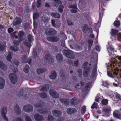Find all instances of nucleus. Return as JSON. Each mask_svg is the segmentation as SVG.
<instances>
[{
    "instance_id": "nucleus-48",
    "label": "nucleus",
    "mask_w": 121,
    "mask_h": 121,
    "mask_svg": "<svg viewBox=\"0 0 121 121\" xmlns=\"http://www.w3.org/2000/svg\"><path fill=\"white\" fill-rule=\"evenodd\" d=\"M69 8H72L78 9L77 4L75 3L73 5H69Z\"/></svg>"
},
{
    "instance_id": "nucleus-23",
    "label": "nucleus",
    "mask_w": 121,
    "mask_h": 121,
    "mask_svg": "<svg viewBox=\"0 0 121 121\" xmlns=\"http://www.w3.org/2000/svg\"><path fill=\"white\" fill-rule=\"evenodd\" d=\"M46 71V69L44 68H38L37 69V73L39 75L45 72Z\"/></svg>"
},
{
    "instance_id": "nucleus-10",
    "label": "nucleus",
    "mask_w": 121,
    "mask_h": 121,
    "mask_svg": "<svg viewBox=\"0 0 121 121\" xmlns=\"http://www.w3.org/2000/svg\"><path fill=\"white\" fill-rule=\"evenodd\" d=\"M45 104V102L43 100H40L39 103L36 104L34 105L35 107L36 108H43Z\"/></svg>"
},
{
    "instance_id": "nucleus-5",
    "label": "nucleus",
    "mask_w": 121,
    "mask_h": 121,
    "mask_svg": "<svg viewBox=\"0 0 121 121\" xmlns=\"http://www.w3.org/2000/svg\"><path fill=\"white\" fill-rule=\"evenodd\" d=\"M7 107L5 106L3 107L1 110V114L3 118L6 121H9L8 118L7 117L6 115L7 112Z\"/></svg>"
},
{
    "instance_id": "nucleus-62",
    "label": "nucleus",
    "mask_w": 121,
    "mask_h": 121,
    "mask_svg": "<svg viewBox=\"0 0 121 121\" xmlns=\"http://www.w3.org/2000/svg\"><path fill=\"white\" fill-rule=\"evenodd\" d=\"M25 121H32V120L29 117L27 116L26 117Z\"/></svg>"
},
{
    "instance_id": "nucleus-29",
    "label": "nucleus",
    "mask_w": 121,
    "mask_h": 121,
    "mask_svg": "<svg viewBox=\"0 0 121 121\" xmlns=\"http://www.w3.org/2000/svg\"><path fill=\"white\" fill-rule=\"evenodd\" d=\"M12 54L13 53L12 52H9L7 57L6 59L9 62H10L11 61V60L12 57Z\"/></svg>"
},
{
    "instance_id": "nucleus-47",
    "label": "nucleus",
    "mask_w": 121,
    "mask_h": 121,
    "mask_svg": "<svg viewBox=\"0 0 121 121\" xmlns=\"http://www.w3.org/2000/svg\"><path fill=\"white\" fill-rule=\"evenodd\" d=\"M63 52L64 55L68 57V50H64L63 51Z\"/></svg>"
},
{
    "instance_id": "nucleus-41",
    "label": "nucleus",
    "mask_w": 121,
    "mask_h": 121,
    "mask_svg": "<svg viewBox=\"0 0 121 121\" xmlns=\"http://www.w3.org/2000/svg\"><path fill=\"white\" fill-rule=\"evenodd\" d=\"M113 24L114 26L116 27H119L120 25V22L119 21H115L114 22Z\"/></svg>"
},
{
    "instance_id": "nucleus-15",
    "label": "nucleus",
    "mask_w": 121,
    "mask_h": 121,
    "mask_svg": "<svg viewBox=\"0 0 121 121\" xmlns=\"http://www.w3.org/2000/svg\"><path fill=\"white\" fill-rule=\"evenodd\" d=\"M25 34V32L24 31H19L18 34V35L19 36L18 39L20 41H22L23 40V38Z\"/></svg>"
},
{
    "instance_id": "nucleus-17",
    "label": "nucleus",
    "mask_w": 121,
    "mask_h": 121,
    "mask_svg": "<svg viewBox=\"0 0 121 121\" xmlns=\"http://www.w3.org/2000/svg\"><path fill=\"white\" fill-rule=\"evenodd\" d=\"M5 81L3 78L0 77V89L3 88L4 86Z\"/></svg>"
},
{
    "instance_id": "nucleus-49",
    "label": "nucleus",
    "mask_w": 121,
    "mask_h": 121,
    "mask_svg": "<svg viewBox=\"0 0 121 121\" xmlns=\"http://www.w3.org/2000/svg\"><path fill=\"white\" fill-rule=\"evenodd\" d=\"M97 103L95 102H94L91 106V108L92 109H93L94 108H97Z\"/></svg>"
},
{
    "instance_id": "nucleus-13",
    "label": "nucleus",
    "mask_w": 121,
    "mask_h": 121,
    "mask_svg": "<svg viewBox=\"0 0 121 121\" xmlns=\"http://www.w3.org/2000/svg\"><path fill=\"white\" fill-rule=\"evenodd\" d=\"M52 113L54 116L56 117H59L61 115V111L56 110H53Z\"/></svg>"
},
{
    "instance_id": "nucleus-30",
    "label": "nucleus",
    "mask_w": 121,
    "mask_h": 121,
    "mask_svg": "<svg viewBox=\"0 0 121 121\" xmlns=\"http://www.w3.org/2000/svg\"><path fill=\"white\" fill-rule=\"evenodd\" d=\"M64 8V6L63 5L60 4L58 8V12L60 13H62L63 11V9Z\"/></svg>"
},
{
    "instance_id": "nucleus-28",
    "label": "nucleus",
    "mask_w": 121,
    "mask_h": 121,
    "mask_svg": "<svg viewBox=\"0 0 121 121\" xmlns=\"http://www.w3.org/2000/svg\"><path fill=\"white\" fill-rule=\"evenodd\" d=\"M10 49L11 51L16 52L18 51L19 49L17 46L12 45L10 47Z\"/></svg>"
},
{
    "instance_id": "nucleus-55",
    "label": "nucleus",
    "mask_w": 121,
    "mask_h": 121,
    "mask_svg": "<svg viewBox=\"0 0 121 121\" xmlns=\"http://www.w3.org/2000/svg\"><path fill=\"white\" fill-rule=\"evenodd\" d=\"M103 9H102V10H101V11H100V10H99V17L101 18H102L103 15Z\"/></svg>"
},
{
    "instance_id": "nucleus-51",
    "label": "nucleus",
    "mask_w": 121,
    "mask_h": 121,
    "mask_svg": "<svg viewBox=\"0 0 121 121\" xmlns=\"http://www.w3.org/2000/svg\"><path fill=\"white\" fill-rule=\"evenodd\" d=\"M20 42L16 40H14L13 42V43L14 45L17 46L19 45Z\"/></svg>"
},
{
    "instance_id": "nucleus-21",
    "label": "nucleus",
    "mask_w": 121,
    "mask_h": 121,
    "mask_svg": "<svg viewBox=\"0 0 121 121\" xmlns=\"http://www.w3.org/2000/svg\"><path fill=\"white\" fill-rule=\"evenodd\" d=\"M56 76V73L54 70H52L51 72V74L49 76V78L52 79H55Z\"/></svg>"
},
{
    "instance_id": "nucleus-50",
    "label": "nucleus",
    "mask_w": 121,
    "mask_h": 121,
    "mask_svg": "<svg viewBox=\"0 0 121 121\" xmlns=\"http://www.w3.org/2000/svg\"><path fill=\"white\" fill-rule=\"evenodd\" d=\"M115 95V96L117 99L120 100H121V96L119 94L117 93H116Z\"/></svg>"
},
{
    "instance_id": "nucleus-59",
    "label": "nucleus",
    "mask_w": 121,
    "mask_h": 121,
    "mask_svg": "<svg viewBox=\"0 0 121 121\" xmlns=\"http://www.w3.org/2000/svg\"><path fill=\"white\" fill-rule=\"evenodd\" d=\"M37 55V53L36 51L35 50H34L33 51V55L35 58L36 57Z\"/></svg>"
},
{
    "instance_id": "nucleus-32",
    "label": "nucleus",
    "mask_w": 121,
    "mask_h": 121,
    "mask_svg": "<svg viewBox=\"0 0 121 121\" xmlns=\"http://www.w3.org/2000/svg\"><path fill=\"white\" fill-rule=\"evenodd\" d=\"M78 77L80 78H82V70L81 69H78L76 70Z\"/></svg>"
},
{
    "instance_id": "nucleus-33",
    "label": "nucleus",
    "mask_w": 121,
    "mask_h": 121,
    "mask_svg": "<svg viewBox=\"0 0 121 121\" xmlns=\"http://www.w3.org/2000/svg\"><path fill=\"white\" fill-rule=\"evenodd\" d=\"M60 101L61 103L65 105H67L68 104V99H60Z\"/></svg>"
},
{
    "instance_id": "nucleus-16",
    "label": "nucleus",
    "mask_w": 121,
    "mask_h": 121,
    "mask_svg": "<svg viewBox=\"0 0 121 121\" xmlns=\"http://www.w3.org/2000/svg\"><path fill=\"white\" fill-rule=\"evenodd\" d=\"M56 58L57 61L60 63L63 62V59L62 55L60 54H58L56 56Z\"/></svg>"
},
{
    "instance_id": "nucleus-31",
    "label": "nucleus",
    "mask_w": 121,
    "mask_h": 121,
    "mask_svg": "<svg viewBox=\"0 0 121 121\" xmlns=\"http://www.w3.org/2000/svg\"><path fill=\"white\" fill-rule=\"evenodd\" d=\"M88 25L86 24H84L82 26L81 28L83 32L85 33V30H87L88 28Z\"/></svg>"
},
{
    "instance_id": "nucleus-45",
    "label": "nucleus",
    "mask_w": 121,
    "mask_h": 121,
    "mask_svg": "<svg viewBox=\"0 0 121 121\" xmlns=\"http://www.w3.org/2000/svg\"><path fill=\"white\" fill-rule=\"evenodd\" d=\"M108 100L104 99L102 101L101 103L104 105H106L108 104Z\"/></svg>"
},
{
    "instance_id": "nucleus-22",
    "label": "nucleus",
    "mask_w": 121,
    "mask_h": 121,
    "mask_svg": "<svg viewBox=\"0 0 121 121\" xmlns=\"http://www.w3.org/2000/svg\"><path fill=\"white\" fill-rule=\"evenodd\" d=\"M21 23L20 18L18 17H17L15 18L13 24L15 25H16L20 24Z\"/></svg>"
},
{
    "instance_id": "nucleus-27",
    "label": "nucleus",
    "mask_w": 121,
    "mask_h": 121,
    "mask_svg": "<svg viewBox=\"0 0 121 121\" xmlns=\"http://www.w3.org/2000/svg\"><path fill=\"white\" fill-rule=\"evenodd\" d=\"M77 111V110L75 108H69V114H71L74 113Z\"/></svg>"
},
{
    "instance_id": "nucleus-46",
    "label": "nucleus",
    "mask_w": 121,
    "mask_h": 121,
    "mask_svg": "<svg viewBox=\"0 0 121 121\" xmlns=\"http://www.w3.org/2000/svg\"><path fill=\"white\" fill-rule=\"evenodd\" d=\"M31 59L30 58H27L26 60L24 62L25 63H27L30 65L31 64Z\"/></svg>"
},
{
    "instance_id": "nucleus-1",
    "label": "nucleus",
    "mask_w": 121,
    "mask_h": 121,
    "mask_svg": "<svg viewBox=\"0 0 121 121\" xmlns=\"http://www.w3.org/2000/svg\"><path fill=\"white\" fill-rule=\"evenodd\" d=\"M111 66L112 68H114V71L117 70L118 68H119L120 67H121V62H117V61L114 62L112 65ZM107 73L108 76L111 77H113L114 76H117L118 74L117 73L116 71L112 72V73L111 72L109 71H107Z\"/></svg>"
},
{
    "instance_id": "nucleus-58",
    "label": "nucleus",
    "mask_w": 121,
    "mask_h": 121,
    "mask_svg": "<svg viewBox=\"0 0 121 121\" xmlns=\"http://www.w3.org/2000/svg\"><path fill=\"white\" fill-rule=\"evenodd\" d=\"M13 30V29L11 27L9 28L8 29V32L9 34L11 33Z\"/></svg>"
},
{
    "instance_id": "nucleus-14",
    "label": "nucleus",
    "mask_w": 121,
    "mask_h": 121,
    "mask_svg": "<svg viewBox=\"0 0 121 121\" xmlns=\"http://www.w3.org/2000/svg\"><path fill=\"white\" fill-rule=\"evenodd\" d=\"M14 110L18 116L20 115L21 112V111L19 105L17 104L14 107Z\"/></svg>"
},
{
    "instance_id": "nucleus-39",
    "label": "nucleus",
    "mask_w": 121,
    "mask_h": 121,
    "mask_svg": "<svg viewBox=\"0 0 121 121\" xmlns=\"http://www.w3.org/2000/svg\"><path fill=\"white\" fill-rule=\"evenodd\" d=\"M86 106L84 105L82 106L81 109V113L83 115L85 113L86 111Z\"/></svg>"
},
{
    "instance_id": "nucleus-44",
    "label": "nucleus",
    "mask_w": 121,
    "mask_h": 121,
    "mask_svg": "<svg viewBox=\"0 0 121 121\" xmlns=\"http://www.w3.org/2000/svg\"><path fill=\"white\" fill-rule=\"evenodd\" d=\"M93 42V40L92 39H90L87 41V43L88 44V46L90 48H91V47L92 46Z\"/></svg>"
},
{
    "instance_id": "nucleus-6",
    "label": "nucleus",
    "mask_w": 121,
    "mask_h": 121,
    "mask_svg": "<svg viewBox=\"0 0 121 121\" xmlns=\"http://www.w3.org/2000/svg\"><path fill=\"white\" fill-rule=\"evenodd\" d=\"M45 59L48 61V63L51 64L54 61L53 57L50 53H48L45 55Z\"/></svg>"
},
{
    "instance_id": "nucleus-19",
    "label": "nucleus",
    "mask_w": 121,
    "mask_h": 121,
    "mask_svg": "<svg viewBox=\"0 0 121 121\" xmlns=\"http://www.w3.org/2000/svg\"><path fill=\"white\" fill-rule=\"evenodd\" d=\"M49 85L48 84H46L42 87L40 89V90L43 92H46L47 90L49 89Z\"/></svg>"
},
{
    "instance_id": "nucleus-24",
    "label": "nucleus",
    "mask_w": 121,
    "mask_h": 121,
    "mask_svg": "<svg viewBox=\"0 0 121 121\" xmlns=\"http://www.w3.org/2000/svg\"><path fill=\"white\" fill-rule=\"evenodd\" d=\"M51 15L53 17L58 19L60 18V14L58 13H52L51 14Z\"/></svg>"
},
{
    "instance_id": "nucleus-20",
    "label": "nucleus",
    "mask_w": 121,
    "mask_h": 121,
    "mask_svg": "<svg viewBox=\"0 0 121 121\" xmlns=\"http://www.w3.org/2000/svg\"><path fill=\"white\" fill-rule=\"evenodd\" d=\"M96 71L97 67L96 66H94L92 69V73L91 75V78H93L95 77Z\"/></svg>"
},
{
    "instance_id": "nucleus-2",
    "label": "nucleus",
    "mask_w": 121,
    "mask_h": 121,
    "mask_svg": "<svg viewBox=\"0 0 121 121\" xmlns=\"http://www.w3.org/2000/svg\"><path fill=\"white\" fill-rule=\"evenodd\" d=\"M13 71L14 73H11L9 75L10 79L13 84L16 83L17 81V75L15 73H16L18 71L17 69L15 68L13 70Z\"/></svg>"
},
{
    "instance_id": "nucleus-52",
    "label": "nucleus",
    "mask_w": 121,
    "mask_h": 121,
    "mask_svg": "<svg viewBox=\"0 0 121 121\" xmlns=\"http://www.w3.org/2000/svg\"><path fill=\"white\" fill-rule=\"evenodd\" d=\"M104 86H107L109 85L107 81H103L102 84Z\"/></svg>"
},
{
    "instance_id": "nucleus-11",
    "label": "nucleus",
    "mask_w": 121,
    "mask_h": 121,
    "mask_svg": "<svg viewBox=\"0 0 121 121\" xmlns=\"http://www.w3.org/2000/svg\"><path fill=\"white\" fill-rule=\"evenodd\" d=\"M35 120L37 121H42L43 119V116L40 115L38 113H36L34 116Z\"/></svg>"
},
{
    "instance_id": "nucleus-40",
    "label": "nucleus",
    "mask_w": 121,
    "mask_h": 121,
    "mask_svg": "<svg viewBox=\"0 0 121 121\" xmlns=\"http://www.w3.org/2000/svg\"><path fill=\"white\" fill-rule=\"evenodd\" d=\"M39 16V14L38 13H36L33 14V18L34 20L36 19H37Z\"/></svg>"
},
{
    "instance_id": "nucleus-56",
    "label": "nucleus",
    "mask_w": 121,
    "mask_h": 121,
    "mask_svg": "<svg viewBox=\"0 0 121 121\" xmlns=\"http://www.w3.org/2000/svg\"><path fill=\"white\" fill-rule=\"evenodd\" d=\"M91 85V84L90 82L87 83L85 85L83 89L86 88V89H87L90 87V86Z\"/></svg>"
},
{
    "instance_id": "nucleus-35",
    "label": "nucleus",
    "mask_w": 121,
    "mask_h": 121,
    "mask_svg": "<svg viewBox=\"0 0 121 121\" xmlns=\"http://www.w3.org/2000/svg\"><path fill=\"white\" fill-rule=\"evenodd\" d=\"M39 96L41 98L43 99L46 98L47 97V94L44 92L41 93L40 94Z\"/></svg>"
},
{
    "instance_id": "nucleus-9",
    "label": "nucleus",
    "mask_w": 121,
    "mask_h": 121,
    "mask_svg": "<svg viewBox=\"0 0 121 121\" xmlns=\"http://www.w3.org/2000/svg\"><path fill=\"white\" fill-rule=\"evenodd\" d=\"M80 103L79 100L75 97L73 98L70 101V104L72 106L77 105Z\"/></svg>"
},
{
    "instance_id": "nucleus-38",
    "label": "nucleus",
    "mask_w": 121,
    "mask_h": 121,
    "mask_svg": "<svg viewBox=\"0 0 121 121\" xmlns=\"http://www.w3.org/2000/svg\"><path fill=\"white\" fill-rule=\"evenodd\" d=\"M113 116L116 118L119 119H121V115L118 114L116 112H114L113 114Z\"/></svg>"
},
{
    "instance_id": "nucleus-25",
    "label": "nucleus",
    "mask_w": 121,
    "mask_h": 121,
    "mask_svg": "<svg viewBox=\"0 0 121 121\" xmlns=\"http://www.w3.org/2000/svg\"><path fill=\"white\" fill-rule=\"evenodd\" d=\"M119 32L118 30L114 29H111V34L112 36H116L118 34Z\"/></svg>"
},
{
    "instance_id": "nucleus-63",
    "label": "nucleus",
    "mask_w": 121,
    "mask_h": 121,
    "mask_svg": "<svg viewBox=\"0 0 121 121\" xmlns=\"http://www.w3.org/2000/svg\"><path fill=\"white\" fill-rule=\"evenodd\" d=\"M75 57L74 55L73 54H70L69 56V58L70 59H74Z\"/></svg>"
},
{
    "instance_id": "nucleus-4",
    "label": "nucleus",
    "mask_w": 121,
    "mask_h": 121,
    "mask_svg": "<svg viewBox=\"0 0 121 121\" xmlns=\"http://www.w3.org/2000/svg\"><path fill=\"white\" fill-rule=\"evenodd\" d=\"M45 33L47 35L52 36L56 34V31L54 29L48 28L46 29Z\"/></svg>"
},
{
    "instance_id": "nucleus-18",
    "label": "nucleus",
    "mask_w": 121,
    "mask_h": 121,
    "mask_svg": "<svg viewBox=\"0 0 121 121\" xmlns=\"http://www.w3.org/2000/svg\"><path fill=\"white\" fill-rule=\"evenodd\" d=\"M79 62V61L78 60L76 61H73L69 59V63H70L73 66L77 67L78 66V65Z\"/></svg>"
},
{
    "instance_id": "nucleus-26",
    "label": "nucleus",
    "mask_w": 121,
    "mask_h": 121,
    "mask_svg": "<svg viewBox=\"0 0 121 121\" xmlns=\"http://www.w3.org/2000/svg\"><path fill=\"white\" fill-rule=\"evenodd\" d=\"M0 68L3 70H6L7 68V66L3 63L2 61H0Z\"/></svg>"
},
{
    "instance_id": "nucleus-54",
    "label": "nucleus",
    "mask_w": 121,
    "mask_h": 121,
    "mask_svg": "<svg viewBox=\"0 0 121 121\" xmlns=\"http://www.w3.org/2000/svg\"><path fill=\"white\" fill-rule=\"evenodd\" d=\"M30 43H29L27 42H24V44L25 45L28 47L29 48H30L31 46V44Z\"/></svg>"
},
{
    "instance_id": "nucleus-53",
    "label": "nucleus",
    "mask_w": 121,
    "mask_h": 121,
    "mask_svg": "<svg viewBox=\"0 0 121 121\" xmlns=\"http://www.w3.org/2000/svg\"><path fill=\"white\" fill-rule=\"evenodd\" d=\"M115 37L118 40L119 39H121V33H118L116 36H115Z\"/></svg>"
},
{
    "instance_id": "nucleus-37",
    "label": "nucleus",
    "mask_w": 121,
    "mask_h": 121,
    "mask_svg": "<svg viewBox=\"0 0 121 121\" xmlns=\"http://www.w3.org/2000/svg\"><path fill=\"white\" fill-rule=\"evenodd\" d=\"M37 111L41 113L45 114L46 113L45 109H38L37 110Z\"/></svg>"
},
{
    "instance_id": "nucleus-42",
    "label": "nucleus",
    "mask_w": 121,
    "mask_h": 121,
    "mask_svg": "<svg viewBox=\"0 0 121 121\" xmlns=\"http://www.w3.org/2000/svg\"><path fill=\"white\" fill-rule=\"evenodd\" d=\"M33 37V36L30 34L28 36V37L27 39L28 40L29 43H31L32 41Z\"/></svg>"
},
{
    "instance_id": "nucleus-57",
    "label": "nucleus",
    "mask_w": 121,
    "mask_h": 121,
    "mask_svg": "<svg viewBox=\"0 0 121 121\" xmlns=\"http://www.w3.org/2000/svg\"><path fill=\"white\" fill-rule=\"evenodd\" d=\"M5 46L1 44H0V51L4 50L5 49Z\"/></svg>"
},
{
    "instance_id": "nucleus-34",
    "label": "nucleus",
    "mask_w": 121,
    "mask_h": 121,
    "mask_svg": "<svg viewBox=\"0 0 121 121\" xmlns=\"http://www.w3.org/2000/svg\"><path fill=\"white\" fill-rule=\"evenodd\" d=\"M30 69V67L29 65L26 64L25 66V67L23 71L24 72L26 73H27L29 72Z\"/></svg>"
},
{
    "instance_id": "nucleus-60",
    "label": "nucleus",
    "mask_w": 121,
    "mask_h": 121,
    "mask_svg": "<svg viewBox=\"0 0 121 121\" xmlns=\"http://www.w3.org/2000/svg\"><path fill=\"white\" fill-rule=\"evenodd\" d=\"M78 9L72 8L71 10V11L72 13H75L77 12V9Z\"/></svg>"
},
{
    "instance_id": "nucleus-61",
    "label": "nucleus",
    "mask_w": 121,
    "mask_h": 121,
    "mask_svg": "<svg viewBox=\"0 0 121 121\" xmlns=\"http://www.w3.org/2000/svg\"><path fill=\"white\" fill-rule=\"evenodd\" d=\"M27 58V56L26 55H24L22 57V59L23 61V62H24L26 60V58Z\"/></svg>"
},
{
    "instance_id": "nucleus-12",
    "label": "nucleus",
    "mask_w": 121,
    "mask_h": 121,
    "mask_svg": "<svg viewBox=\"0 0 121 121\" xmlns=\"http://www.w3.org/2000/svg\"><path fill=\"white\" fill-rule=\"evenodd\" d=\"M47 40L49 41L52 42H56L59 40V39L56 37L51 36L47 38Z\"/></svg>"
},
{
    "instance_id": "nucleus-43",
    "label": "nucleus",
    "mask_w": 121,
    "mask_h": 121,
    "mask_svg": "<svg viewBox=\"0 0 121 121\" xmlns=\"http://www.w3.org/2000/svg\"><path fill=\"white\" fill-rule=\"evenodd\" d=\"M48 121H54L53 117L51 115H49L48 116Z\"/></svg>"
},
{
    "instance_id": "nucleus-3",
    "label": "nucleus",
    "mask_w": 121,
    "mask_h": 121,
    "mask_svg": "<svg viewBox=\"0 0 121 121\" xmlns=\"http://www.w3.org/2000/svg\"><path fill=\"white\" fill-rule=\"evenodd\" d=\"M88 65L87 61H85L83 64L82 66L84 69L83 75L85 77H87L89 71L91 69V68L89 66H87Z\"/></svg>"
},
{
    "instance_id": "nucleus-36",
    "label": "nucleus",
    "mask_w": 121,
    "mask_h": 121,
    "mask_svg": "<svg viewBox=\"0 0 121 121\" xmlns=\"http://www.w3.org/2000/svg\"><path fill=\"white\" fill-rule=\"evenodd\" d=\"M59 75L62 78H63L65 75L64 70L63 69H61Z\"/></svg>"
},
{
    "instance_id": "nucleus-8",
    "label": "nucleus",
    "mask_w": 121,
    "mask_h": 121,
    "mask_svg": "<svg viewBox=\"0 0 121 121\" xmlns=\"http://www.w3.org/2000/svg\"><path fill=\"white\" fill-rule=\"evenodd\" d=\"M49 92L50 95L53 98H57L59 97L58 94L54 90L50 89Z\"/></svg>"
},
{
    "instance_id": "nucleus-7",
    "label": "nucleus",
    "mask_w": 121,
    "mask_h": 121,
    "mask_svg": "<svg viewBox=\"0 0 121 121\" xmlns=\"http://www.w3.org/2000/svg\"><path fill=\"white\" fill-rule=\"evenodd\" d=\"M23 109L26 112H30L33 111V107L31 105L28 104L24 106L23 107Z\"/></svg>"
},
{
    "instance_id": "nucleus-64",
    "label": "nucleus",
    "mask_w": 121,
    "mask_h": 121,
    "mask_svg": "<svg viewBox=\"0 0 121 121\" xmlns=\"http://www.w3.org/2000/svg\"><path fill=\"white\" fill-rule=\"evenodd\" d=\"M16 121H24L20 117H17L16 119Z\"/></svg>"
}]
</instances>
